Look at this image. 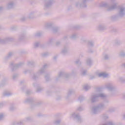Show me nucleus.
<instances>
[{"label": "nucleus", "mask_w": 125, "mask_h": 125, "mask_svg": "<svg viewBox=\"0 0 125 125\" xmlns=\"http://www.w3.org/2000/svg\"><path fill=\"white\" fill-rule=\"evenodd\" d=\"M115 111H116L115 107H110L108 109V112H110V113H113V112H115Z\"/></svg>", "instance_id": "39448f33"}, {"label": "nucleus", "mask_w": 125, "mask_h": 125, "mask_svg": "<svg viewBox=\"0 0 125 125\" xmlns=\"http://www.w3.org/2000/svg\"><path fill=\"white\" fill-rule=\"evenodd\" d=\"M103 109H105V104L103 103H100L97 106H93L91 111L93 114H98Z\"/></svg>", "instance_id": "f03ea898"}, {"label": "nucleus", "mask_w": 125, "mask_h": 125, "mask_svg": "<svg viewBox=\"0 0 125 125\" xmlns=\"http://www.w3.org/2000/svg\"><path fill=\"white\" fill-rule=\"evenodd\" d=\"M118 82H119V83H125V79H119L118 80Z\"/></svg>", "instance_id": "423d86ee"}, {"label": "nucleus", "mask_w": 125, "mask_h": 125, "mask_svg": "<svg viewBox=\"0 0 125 125\" xmlns=\"http://www.w3.org/2000/svg\"><path fill=\"white\" fill-rule=\"evenodd\" d=\"M104 103H109V100L106 99V100L104 101Z\"/></svg>", "instance_id": "9b49d317"}, {"label": "nucleus", "mask_w": 125, "mask_h": 125, "mask_svg": "<svg viewBox=\"0 0 125 125\" xmlns=\"http://www.w3.org/2000/svg\"><path fill=\"white\" fill-rule=\"evenodd\" d=\"M83 108L82 106L79 107V111H83Z\"/></svg>", "instance_id": "9d476101"}, {"label": "nucleus", "mask_w": 125, "mask_h": 125, "mask_svg": "<svg viewBox=\"0 0 125 125\" xmlns=\"http://www.w3.org/2000/svg\"><path fill=\"white\" fill-rule=\"evenodd\" d=\"M79 99V101L80 102H82V101H83V100H84V98L83 96H80Z\"/></svg>", "instance_id": "0eeeda50"}, {"label": "nucleus", "mask_w": 125, "mask_h": 125, "mask_svg": "<svg viewBox=\"0 0 125 125\" xmlns=\"http://www.w3.org/2000/svg\"><path fill=\"white\" fill-rule=\"evenodd\" d=\"M123 98H125V94H123Z\"/></svg>", "instance_id": "f8f14e48"}, {"label": "nucleus", "mask_w": 125, "mask_h": 125, "mask_svg": "<svg viewBox=\"0 0 125 125\" xmlns=\"http://www.w3.org/2000/svg\"><path fill=\"white\" fill-rule=\"evenodd\" d=\"M100 97L102 99H106L107 95L104 93H99L96 95H92L91 97V101L92 103H94L98 101V98Z\"/></svg>", "instance_id": "f257e3e1"}, {"label": "nucleus", "mask_w": 125, "mask_h": 125, "mask_svg": "<svg viewBox=\"0 0 125 125\" xmlns=\"http://www.w3.org/2000/svg\"><path fill=\"white\" fill-rule=\"evenodd\" d=\"M91 88V87L90 86V85L88 84L84 85L83 86V89H84L85 91H87V90H89V89H90Z\"/></svg>", "instance_id": "20e7f679"}, {"label": "nucleus", "mask_w": 125, "mask_h": 125, "mask_svg": "<svg viewBox=\"0 0 125 125\" xmlns=\"http://www.w3.org/2000/svg\"><path fill=\"white\" fill-rule=\"evenodd\" d=\"M79 124L83 123V119H82V117L80 116H79Z\"/></svg>", "instance_id": "6e6552de"}, {"label": "nucleus", "mask_w": 125, "mask_h": 125, "mask_svg": "<svg viewBox=\"0 0 125 125\" xmlns=\"http://www.w3.org/2000/svg\"><path fill=\"white\" fill-rule=\"evenodd\" d=\"M106 88L108 89V90L109 91H113L115 90V87L113 86V85L111 83H108L105 86Z\"/></svg>", "instance_id": "7ed1b4c3"}, {"label": "nucleus", "mask_w": 125, "mask_h": 125, "mask_svg": "<svg viewBox=\"0 0 125 125\" xmlns=\"http://www.w3.org/2000/svg\"><path fill=\"white\" fill-rule=\"evenodd\" d=\"M108 117L106 114H104L103 115V118H104V120H106V119H108Z\"/></svg>", "instance_id": "1a4fd4ad"}]
</instances>
